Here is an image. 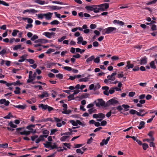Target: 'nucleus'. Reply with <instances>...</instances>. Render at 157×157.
<instances>
[{"label":"nucleus","instance_id":"obj_8","mask_svg":"<svg viewBox=\"0 0 157 157\" xmlns=\"http://www.w3.org/2000/svg\"><path fill=\"white\" fill-rule=\"evenodd\" d=\"M49 96V94L47 91H44L43 92V93L41 95H39L38 96L40 98H43L44 97H48Z\"/></svg>","mask_w":157,"mask_h":157},{"label":"nucleus","instance_id":"obj_42","mask_svg":"<svg viewBox=\"0 0 157 157\" xmlns=\"http://www.w3.org/2000/svg\"><path fill=\"white\" fill-rule=\"evenodd\" d=\"M21 47V44L16 45L13 48V50H17L18 49H20Z\"/></svg>","mask_w":157,"mask_h":157},{"label":"nucleus","instance_id":"obj_44","mask_svg":"<svg viewBox=\"0 0 157 157\" xmlns=\"http://www.w3.org/2000/svg\"><path fill=\"white\" fill-rule=\"evenodd\" d=\"M98 118L101 119H104L105 117V115L102 113H98Z\"/></svg>","mask_w":157,"mask_h":157},{"label":"nucleus","instance_id":"obj_47","mask_svg":"<svg viewBox=\"0 0 157 157\" xmlns=\"http://www.w3.org/2000/svg\"><path fill=\"white\" fill-rule=\"evenodd\" d=\"M6 53V50L5 49H3L0 52V55L3 56Z\"/></svg>","mask_w":157,"mask_h":157},{"label":"nucleus","instance_id":"obj_48","mask_svg":"<svg viewBox=\"0 0 157 157\" xmlns=\"http://www.w3.org/2000/svg\"><path fill=\"white\" fill-rule=\"evenodd\" d=\"M93 60L94 63H98L100 61V57L99 56H98L95 59L94 58Z\"/></svg>","mask_w":157,"mask_h":157},{"label":"nucleus","instance_id":"obj_61","mask_svg":"<svg viewBox=\"0 0 157 157\" xmlns=\"http://www.w3.org/2000/svg\"><path fill=\"white\" fill-rule=\"evenodd\" d=\"M96 110L95 109H94L93 108H91L89 109L88 110V111L90 114H91L95 112V111Z\"/></svg>","mask_w":157,"mask_h":157},{"label":"nucleus","instance_id":"obj_52","mask_svg":"<svg viewBox=\"0 0 157 157\" xmlns=\"http://www.w3.org/2000/svg\"><path fill=\"white\" fill-rule=\"evenodd\" d=\"M26 60L29 62L30 64H33L35 63V61L32 59H26Z\"/></svg>","mask_w":157,"mask_h":157},{"label":"nucleus","instance_id":"obj_56","mask_svg":"<svg viewBox=\"0 0 157 157\" xmlns=\"http://www.w3.org/2000/svg\"><path fill=\"white\" fill-rule=\"evenodd\" d=\"M38 36L36 35H34L31 38V40L32 41H34L36 39H38Z\"/></svg>","mask_w":157,"mask_h":157},{"label":"nucleus","instance_id":"obj_57","mask_svg":"<svg viewBox=\"0 0 157 157\" xmlns=\"http://www.w3.org/2000/svg\"><path fill=\"white\" fill-rule=\"evenodd\" d=\"M110 110L111 111L112 113L115 114L117 113V112H116V109L115 107L111 108Z\"/></svg>","mask_w":157,"mask_h":157},{"label":"nucleus","instance_id":"obj_6","mask_svg":"<svg viewBox=\"0 0 157 157\" xmlns=\"http://www.w3.org/2000/svg\"><path fill=\"white\" fill-rule=\"evenodd\" d=\"M147 58L146 56L142 57L140 59V64L141 65L146 64L147 62Z\"/></svg>","mask_w":157,"mask_h":157},{"label":"nucleus","instance_id":"obj_22","mask_svg":"<svg viewBox=\"0 0 157 157\" xmlns=\"http://www.w3.org/2000/svg\"><path fill=\"white\" fill-rule=\"evenodd\" d=\"M13 106L15 108H18V109H24L26 108V105H14Z\"/></svg>","mask_w":157,"mask_h":157},{"label":"nucleus","instance_id":"obj_7","mask_svg":"<svg viewBox=\"0 0 157 157\" xmlns=\"http://www.w3.org/2000/svg\"><path fill=\"white\" fill-rule=\"evenodd\" d=\"M110 139V137H108L106 140L105 139L102 140V142L100 143V144L101 146H103L104 144L106 145Z\"/></svg>","mask_w":157,"mask_h":157},{"label":"nucleus","instance_id":"obj_54","mask_svg":"<svg viewBox=\"0 0 157 157\" xmlns=\"http://www.w3.org/2000/svg\"><path fill=\"white\" fill-rule=\"evenodd\" d=\"M63 68L65 70H67L69 71H71L72 70V68L69 67H67V66L64 67H63Z\"/></svg>","mask_w":157,"mask_h":157},{"label":"nucleus","instance_id":"obj_14","mask_svg":"<svg viewBox=\"0 0 157 157\" xmlns=\"http://www.w3.org/2000/svg\"><path fill=\"white\" fill-rule=\"evenodd\" d=\"M113 23L114 24L117 23L121 26L124 25V23L123 22L121 21H120L119 20H114L113 21Z\"/></svg>","mask_w":157,"mask_h":157},{"label":"nucleus","instance_id":"obj_28","mask_svg":"<svg viewBox=\"0 0 157 157\" xmlns=\"http://www.w3.org/2000/svg\"><path fill=\"white\" fill-rule=\"evenodd\" d=\"M13 115L11 113H9L6 116L4 117V118L5 119H10V117L13 118Z\"/></svg>","mask_w":157,"mask_h":157},{"label":"nucleus","instance_id":"obj_53","mask_svg":"<svg viewBox=\"0 0 157 157\" xmlns=\"http://www.w3.org/2000/svg\"><path fill=\"white\" fill-rule=\"evenodd\" d=\"M63 145L67 147L69 149H70L71 147V144L70 143H63Z\"/></svg>","mask_w":157,"mask_h":157},{"label":"nucleus","instance_id":"obj_25","mask_svg":"<svg viewBox=\"0 0 157 157\" xmlns=\"http://www.w3.org/2000/svg\"><path fill=\"white\" fill-rule=\"evenodd\" d=\"M122 107L124 108V111H127L129 110V108L130 107V106L127 105L123 104L122 105Z\"/></svg>","mask_w":157,"mask_h":157},{"label":"nucleus","instance_id":"obj_9","mask_svg":"<svg viewBox=\"0 0 157 157\" xmlns=\"http://www.w3.org/2000/svg\"><path fill=\"white\" fill-rule=\"evenodd\" d=\"M52 13L48 12L46 13H44V15L47 19L50 20L52 16Z\"/></svg>","mask_w":157,"mask_h":157},{"label":"nucleus","instance_id":"obj_5","mask_svg":"<svg viewBox=\"0 0 157 157\" xmlns=\"http://www.w3.org/2000/svg\"><path fill=\"white\" fill-rule=\"evenodd\" d=\"M116 99H117L116 98H114L109 100L107 101V104L109 106L110 105H115L119 104L118 101L116 100Z\"/></svg>","mask_w":157,"mask_h":157},{"label":"nucleus","instance_id":"obj_51","mask_svg":"<svg viewBox=\"0 0 157 157\" xmlns=\"http://www.w3.org/2000/svg\"><path fill=\"white\" fill-rule=\"evenodd\" d=\"M70 122L72 124V125L75 126H77V124L76 121L75 122L74 120H71Z\"/></svg>","mask_w":157,"mask_h":157},{"label":"nucleus","instance_id":"obj_59","mask_svg":"<svg viewBox=\"0 0 157 157\" xmlns=\"http://www.w3.org/2000/svg\"><path fill=\"white\" fill-rule=\"evenodd\" d=\"M114 88L112 87L109 90V93L110 94H113L115 92Z\"/></svg>","mask_w":157,"mask_h":157},{"label":"nucleus","instance_id":"obj_16","mask_svg":"<svg viewBox=\"0 0 157 157\" xmlns=\"http://www.w3.org/2000/svg\"><path fill=\"white\" fill-rule=\"evenodd\" d=\"M48 105H44L43 104H40L39 105L38 107L42 109L45 110L47 109Z\"/></svg>","mask_w":157,"mask_h":157},{"label":"nucleus","instance_id":"obj_2","mask_svg":"<svg viewBox=\"0 0 157 157\" xmlns=\"http://www.w3.org/2000/svg\"><path fill=\"white\" fill-rule=\"evenodd\" d=\"M94 102L97 107L104 106V107H106L108 106L107 103L105 104V101L102 99H98L97 100L95 101Z\"/></svg>","mask_w":157,"mask_h":157},{"label":"nucleus","instance_id":"obj_58","mask_svg":"<svg viewBox=\"0 0 157 157\" xmlns=\"http://www.w3.org/2000/svg\"><path fill=\"white\" fill-rule=\"evenodd\" d=\"M56 77L60 79H61L63 78V75L61 74H59L56 75Z\"/></svg>","mask_w":157,"mask_h":157},{"label":"nucleus","instance_id":"obj_3","mask_svg":"<svg viewBox=\"0 0 157 157\" xmlns=\"http://www.w3.org/2000/svg\"><path fill=\"white\" fill-rule=\"evenodd\" d=\"M117 30V29L114 27H109L106 29H104L103 31H105V34H109L110 33H115V31Z\"/></svg>","mask_w":157,"mask_h":157},{"label":"nucleus","instance_id":"obj_55","mask_svg":"<svg viewBox=\"0 0 157 157\" xmlns=\"http://www.w3.org/2000/svg\"><path fill=\"white\" fill-rule=\"evenodd\" d=\"M156 3L155 1L153 0L152 1H150L146 3L147 5H150L155 4Z\"/></svg>","mask_w":157,"mask_h":157},{"label":"nucleus","instance_id":"obj_11","mask_svg":"<svg viewBox=\"0 0 157 157\" xmlns=\"http://www.w3.org/2000/svg\"><path fill=\"white\" fill-rule=\"evenodd\" d=\"M95 6L94 5H91V6H85V8L88 11H93L94 7Z\"/></svg>","mask_w":157,"mask_h":157},{"label":"nucleus","instance_id":"obj_37","mask_svg":"<svg viewBox=\"0 0 157 157\" xmlns=\"http://www.w3.org/2000/svg\"><path fill=\"white\" fill-rule=\"evenodd\" d=\"M53 145H52L51 144V146L50 147H51V149H54V148H61V147H58L56 145V143H54L53 144Z\"/></svg>","mask_w":157,"mask_h":157},{"label":"nucleus","instance_id":"obj_46","mask_svg":"<svg viewBox=\"0 0 157 157\" xmlns=\"http://www.w3.org/2000/svg\"><path fill=\"white\" fill-rule=\"evenodd\" d=\"M42 133L44 135L48 134L49 132L47 130L45 129H42Z\"/></svg>","mask_w":157,"mask_h":157},{"label":"nucleus","instance_id":"obj_20","mask_svg":"<svg viewBox=\"0 0 157 157\" xmlns=\"http://www.w3.org/2000/svg\"><path fill=\"white\" fill-rule=\"evenodd\" d=\"M46 144H43L44 145V147L47 148L50 147L51 146L52 143L51 142H48L47 141H46Z\"/></svg>","mask_w":157,"mask_h":157},{"label":"nucleus","instance_id":"obj_26","mask_svg":"<svg viewBox=\"0 0 157 157\" xmlns=\"http://www.w3.org/2000/svg\"><path fill=\"white\" fill-rule=\"evenodd\" d=\"M12 84L14 86H20L22 84V83L19 80H17L15 82H12Z\"/></svg>","mask_w":157,"mask_h":157},{"label":"nucleus","instance_id":"obj_40","mask_svg":"<svg viewBox=\"0 0 157 157\" xmlns=\"http://www.w3.org/2000/svg\"><path fill=\"white\" fill-rule=\"evenodd\" d=\"M69 137V136H63L60 139V140L61 141H65Z\"/></svg>","mask_w":157,"mask_h":157},{"label":"nucleus","instance_id":"obj_23","mask_svg":"<svg viewBox=\"0 0 157 157\" xmlns=\"http://www.w3.org/2000/svg\"><path fill=\"white\" fill-rule=\"evenodd\" d=\"M127 65L126 66V67H128V69H129L130 68H132L134 67V65L133 64L130 63V61H129L127 62Z\"/></svg>","mask_w":157,"mask_h":157},{"label":"nucleus","instance_id":"obj_32","mask_svg":"<svg viewBox=\"0 0 157 157\" xmlns=\"http://www.w3.org/2000/svg\"><path fill=\"white\" fill-rule=\"evenodd\" d=\"M77 44H80L83 40V37L82 36H80L77 38Z\"/></svg>","mask_w":157,"mask_h":157},{"label":"nucleus","instance_id":"obj_1","mask_svg":"<svg viewBox=\"0 0 157 157\" xmlns=\"http://www.w3.org/2000/svg\"><path fill=\"white\" fill-rule=\"evenodd\" d=\"M26 128L30 130V131L24 130V131H22V130L24 129V127L17 128L16 129V130L18 134H20L21 135H25L26 136H28L31 133L34 134L36 132V130H34L33 128H31L29 125L27 126Z\"/></svg>","mask_w":157,"mask_h":157},{"label":"nucleus","instance_id":"obj_4","mask_svg":"<svg viewBox=\"0 0 157 157\" xmlns=\"http://www.w3.org/2000/svg\"><path fill=\"white\" fill-rule=\"evenodd\" d=\"M98 7H99L100 11H105L109 8V4L107 3H105L98 5Z\"/></svg>","mask_w":157,"mask_h":157},{"label":"nucleus","instance_id":"obj_34","mask_svg":"<svg viewBox=\"0 0 157 157\" xmlns=\"http://www.w3.org/2000/svg\"><path fill=\"white\" fill-rule=\"evenodd\" d=\"M28 12L29 13H36L38 12V11L36 10L33 9H28Z\"/></svg>","mask_w":157,"mask_h":157},{"label":"nucleus","instance_id":"obj_29","mask_svg":"<svg viewBox=\"0 0 157 157\" xmlns=\"http://www.w3.org/2000/svg\"><path fill=\"white\" fill-rule=\"evenodd\" d=\"M35 2L41 5H44L45 3L44 1H42L41 0H35Z\"/></svg>","mask_w":157,"mask_h":157},{"label":"nucleus","instance_id":"obj_31","mask_svg":"<svg viewBox=\"0 0 157 157\" xmlns=\"http://www.w3.org/2000/svg\"><path fill=\"white\" fill-rule=\"evenodd\" d=\"M19 32V31L18 30L14 29L13 30V32L12 33V35L13 36H17V33Z\"/></svg>","mask_w":157,"mask_h":157},{"label":"nucleus","instance_id":"obj_10","mask_svg":"<svg viewBox=\"0 0 157 157\" xmlns=\"http://www.w3.org/2000/svg\"><path fill=\"white\" fill-rule=\"evenodd\" d=\"M95 58V56L94 55L91 56L90 57L88 58L86 60V62L88 64H91L92 61L94 60Z\"/></svg>","mask_w":157,"mask_h":157},{"label":"nucleus","instance_id":"obj_19","mask_svg":"<svg viewBox=\"0 0 157 157\" xmlns=\"http://www.w3.org/2000/svg\"><path fill=\"white\" fill-rule=\"evenodd\" d=\"M98 5H95L94 7L93 11L95 13H98L100 12L99 7H98Z\"/></svg>","mask_w":157,"mask_h":157},{"label":"nucleus","instance_id":"obj_21","mask_svg":"<svg viewBox=\"0 0 157 157\" xmlns=\"http://www.w3.org/2000/svg\"><path fill=\"white\" fill-rule=\"evenodd\" d=\"M16 90L14 91V93L15 94H20L21 93L20 88L18 87H15Z\"/></svg>","mask_w":157,"mask_h":157},{"label":"nucleus","instance_id":"obj_39","mask_svg":"<svg viewBox=\"0 0 157 157\" xmlns=\"http://www.w3.org/2000/svg\"><path fill=\"white\" fill-rule=\"evenodd\" d=\"M72 112V111L71 110H67V109L65 111H63L62 113L63 114H68L70 113H71Z\"/></svg>","mask_w":157,"mask_h":157},{"label":"nucleus","instance_id":"obj_33","mask_svg":"<svg viewBox=\"0 0 157 157\" xmlns=\"http://www.w3.org/2000/svg\"><path fill=\"white\" fill-rule=\"evenodd\" d=\"M8 144L6 143L4 144H0V148H7L8 147Z\"/></svg>","mask_w":157,"mask_h":157},{"label":"nucleus","instance_id":"obj_36","mask_svg":"<svg viewBox=\"0 0 157 157\" xmlns=\"http://www.w3.org/2000/svg\"><path fill=\"white\" fill-rule=\"evenodd\" d=\"M12 128H16L17 127V126L16 125L14 124L13 122L12 121H10L9 123L8 124Z\"/></svg>","mask_w":157,"mask_h":157},{"label":"nucleus","instance_id":"obj_35","mask_svg":"<svg viewBox=\"0 0 157 157\" xmlns=\"http://www.w3.org/2000/svg\"><path fill=\"white\" fill-rule=\"evenodd\" d=\"M48 121H52V119L51 118H48L46 119H43L40 120L41 122H47Z\"/></svg>","mask_w":157,"mask_h":157},{"label":"nucleus","instance_id":"obj_60","mask_svg":"<svg viewBox=\"0 0 157 157\" xmlns=\"http://www.w3.org/2000/svg\"><path fill=\"white\" fill-rule=\"evenodd\" d=\"M101 87V86L99 83H97L96 86H95V87L94 89V90H95L97 89H99Z\"/></svg>","mask_w":157,"mask_h":157},{"label":"nucleus","instance_id":"obj_50","mask_svg":"<svg viewBox=\"0 0 157 157\" xmlns=\"http://www.w3.org/2000/svg\"><path fill=\"white\" fill-rule=\"evenodd\" d=\"M148 147V145L147 144L144 143L143 144V148L144 150H146Z\"/></svg>","mask_w":157,"mask_h":157},{"label":"nucleus","instance_id":"obj_45","mask_svg":"<svg viewBox=\"0 0 157 157\" xmlns=\"http://www.w3.org/2000/svg\"><path fill=\"white\" fill-rule=\"evenodd\" d=\"M122 107V105H119L116 108V109L118 110V111L120 112L121 113H123V112L121 111L123 109Z\"/></svg>","mask_w":157,"mask_h":157},{"label":"nucleus","instance_id":"obj_13","mask_svg":"<svg viewBox=\"0 0 157 157\" xmlns=\"http://www.w3.org/2000/svg\"><path fill=\"white\" fill-rule=\"evenodd\" d=\"M145 122L144 121H141L139 125L137 126L139 129H141L144 127Z\"/></svg>","mask_w":157,"mask_h":157},{"label":"nucleus","instance_id":"obj_12","mask_svg":"<svg viewBox=\"0 0 157 157\" xmlns=\"http://www.w3.org/2000/svg\"><path fill=\"white\" fill-rule=\"evenodd\" d=\"M48 42L46 40L43 39H38L35 41V43H46Z\"/></svg>","mask_w":157,"mask_h":157},{"label":"nucleus","instance_id":"obj_18","mask_svg":"<svg viewBox=\"0 0 157 157\" xmlns=\"http://www.w3.org/2000/svg\"><path fill=\"white\" fill-rule=\"evenodd\" d=\"M116 75V72H114L113 73L110 75V78H108V80H111V81H114L115 79V78L114 76Z\"/></svg>","mask_w":157,"mask_h":157},{"label":"nucleus","instance_id":"obj_38","mask_svg":"<svg viewBox=\"0 0 157 157\" xmlns=\"http://www.w3.org/2000/svg\"><path fill=\"white\" fill-rule=\"evenodd\" d=\"M59 23V22L57 20H54L51 22L50 24L51 25H58Z\"/></svg>","mask_w":157,"mask_h":157},{"label":"nucleus","instance_id":"obj_63","mask_svg":"<svg viewBox=\"0 0 157 157\" xmlns=\"http://www.w3.org/2000/svg\"><path fill=\"white\" fill-rule=\"evenodd\" d=\"M151 29V30L153 31H155L157 30L156 26L154 24L152 25Z\"/></svg>","mask_w":157,"mask_h":157},{"label":"nucleus","instance_id":"obj_49","mask_svg":"<svg viewBox=\"0 0 157 157\" xmlns=\"http://www.w3.org/2000/svg\"><path fill=\"white\" fill-rule=\"evenodd\" d=\"M67 98L69 99V100H73L74 99V95L73 94H70L67 97Z\"/></svg>","mask_w":157,"mask_h":157},{"label":"nucleus","instance_id":"obj_41","mask_svg":"<svg viewBox=\"0 0 157 157\" xmlns=\"http://www.w3.org/2000/svg\"><path fill=\"white\" fill-rule=\"evenodd\" d=\"M50 34V33L48 32H45L43 33V35H45L46 37L49 38H51Z\"/></svg>","mask_w":157,"mask_h":157},{"label":"nucleus","instance_id":"obj_43","mask_svg":"<svg viewBox=\"0 0 157 157\" xmlns=\"http://www.w3.org/2000/svg\"><path fill=\"white\" fill-rule=\"evenodd\" d=\"M3 5L5 6H9V4L3 1H1L0 0V5Z\"/></svg>","mask_w":157,"mask_h":157},{"label":"nucleus","instance_id":"obj_17","mask_svg":"<svg viewBox=\"0 0 157 157\" xmlns=\"http://www.w3.org/2000/svg\"><path fill=\"white\" fill-rule=\"evenodd\" d=\"M28 55L27 54H24L22 55L20 58L21 59H19L18 61V62H21L24 61L25 60H26V58L27 57Z\"/></svg>","mask_w":157,"mask_h":157},{"label":"nucleus","instance_id":"obj_24","mask_svg":"<svg viewBox=\"0 0 157 157\" xmlns=\"http://www.w3.org/2000/svg\"><path fill=\"white\" fill-rule=\"evenodd\" d=\"M90 76V75H88L87 77H85L84 78H80L79 79V81L80 82H86L88 81V79H89V77Z\"/></svg>","mask_w":157,"mask_h":157},{"label":"nucleus","instance_id":"obj_15","mask_svg":"<svg viewBox=\"0 0 157 157\" xmlns=\"http://www.w3.org/2000/svg\"><path fill=\"white\" fill-rule=\"evenodd\" d=\"M49 7L52 10H59L62 8V7L57 6H49Z\"/></svg>","mask_w":157,"mask_h":157},{"label":"nucleus","instance_id":"obj_27","mask_svg":"<svg viewBox=\"0 0 157 157\" xmlns=\"http://www.w3.org/2000/svg\"><path fill=\"white\" fill-rule=\"evenodd\" d=\"M155 60L151 61L150 63V66L151 68L155 69L156 68V66L155 64Z\"/></svg>","mask_w":157,"mask_h":157},{"label":"nucleus","instance_id":"obj_30","mask_svg":"<svg viewBox=\"0 0 157 157\" xmlns=\"http://www.w3.org/2000/svg\"><path fill=\"white\" fill-rule=\"evenodd\" d=\"M56 63H48L46 64L47 67V68H50L52 66L55 65L56 64Z\"/></svg>","mask_w":157,"mask_h":157},{"label":"nucleus","instance_id":"obj_62","mask_svg":"<svg viewBox=\"0 0 157 157\" xmlns=\"http://www.w3.org/2000/svg\"><path fill=\"white\" fill-rule=\"evenodd\" d=\"M135 92L132 91L129 93L128 96L130 97H133L135 95Z\"/></svg>","mask_w":157,"mask_h":157},{"label":"nucleus","instance_id":"obj_64","mask_svg":"<svg viewBox=\"0 0 157 157\" xmlns=\"http://www.w3.org/2000/svg\"><path fill=\"white\" fill-rule=\"evenodd\" d=\"M44 14H38L37 15L38 18L39 19H42L44 17Z\"/></svg>","mask_w":157,"mask_h":157}]
</instances>
